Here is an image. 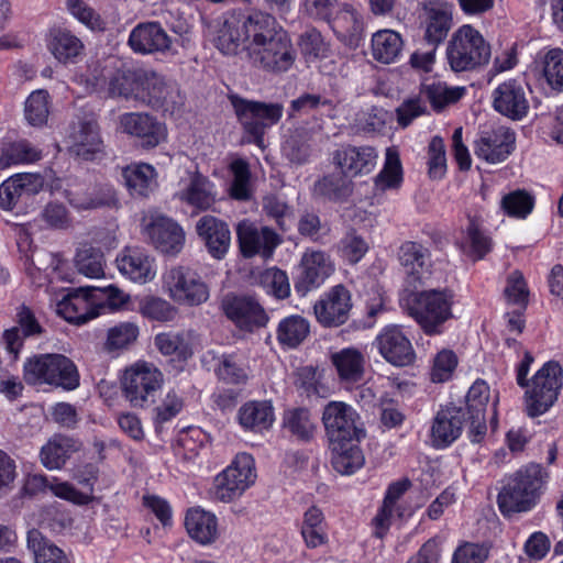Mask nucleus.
<instances>
[{
    "mask_svg": "<svg viewBox=\"0 0 563 563\" xmlns=\"http://www.w3.org/2000/svg\"><path fill=\"white\" fill-rule=\"evenodd\" d=\"M216 43L223 54L240 56L252 68L268 74L287 73L297 58L289 35L275 16L256 9L229 15Z\"/></svg>",
    "mask_w": 563,
    "mask_h": 563,
    "instance_id": "f257e3e1",
    "label": "nucleus"
},
{
    "mask_svg": "<svg viewBox=\"0 0 563 563\" xmlns=\"http://www.w3.org/2000/svg\"><path fill=\"white\" fill-rule=\"evenodd\" d=\"M548 474L540 464L530 463L506 477L497 496L504 516L531 510L547 482Z\"/></svg>",
    "mask_w": 563,
    "mask_h": 563,
    "instance_id": "f03ea898",
    "label": "nucleus"
},
{
    "mask_svg": "<svg viewBox=\"0 0 563 563\" xmlns=\"http://www.w3.org/2000/svg\"><path fill=\"white\" fill-rule=\"evenodd\" d=\"M454 294L448 288L412 292L404 301V309L427 335H438L453 318Z\"/></svg>",
    "mask_w": 563,
    "mask_h": 563,
    "instance_id": "7ed1b4c3",
    "label": "nucleus"
},
{
    "mask_svg": "<svg viewBox=\"0 0 563 563\" xmlns=\"http://www.w3.org/2000/svg\"><path fill=\"white\" fill-rule=\"evenodd\" d=\"M490 45L471 24L461 25L451 36L445 58L454 73L474 71L489 63Z\"/></svg>",
    "mask_w": 563,
    "mask_h": 563,
    "instance_id": "20e7f679",
    "label": "nucleus"
},
{
    "mask_svg": "<svg viewBox=\"0 0 563 563\" xmlns=\"http://www.w3.org/2000/svg\"><path fill=\"white\" fill-rule=\"evenodd\" d=\"M24 380L30 385H49L64 390L79 387L76 364L63 354H41L29 358L23 366Z\"/></svg>",
    "mask_w": 563,
    "mask_h": 563,
    "instance_id": "39448f33",
    "label": "nucleus"
},
{
    "mask_svg": "<svg viewBox=\"0 0 563 563\" xmlns=\"http://www.w3.org/2000/svg\"><path fill=\"white\" fill-rule=\"evenodd\" d=\"M230 101L239 122L249 135L247 142L264 148V134L282 119L283 104L253 101L239 96H231Z\"/></svg>",
    "mask_w": 563,
    "mask_h": 563,
    "instance_id": "423d86ee",
    "label": "nucleus"
},
{
    "mask_svg": "<svg viewBox=\"0 0 563 563\" xmlns=\"http://www.w3.org/2000/svg\"><path fill=\"white\" fill-rule=\"evenodd\" d=\"M563 386V369L558 362L549 361L532 376L526 386L525 405L528 416L545 413L558 400Z\"/></svg>",
    "mask_w": 563,
    "mask_h": 563,
    "instance_id": "0eeeda50",
    "label": "nucleus"
},
{
    "mask_svg": "<svg viewBox=\"0 0 563 563\" xmlns=\"http://www.w3.org/2000/svg\"><path fill=\"white\" fill-rule=\"evenodd\" d=\"M162 290L174 303L185 307H198L210 297L207 283L185 266H173L162 274Z\"/></svg>",
    "mask_w": 563,
    "mask_h": 563,
    "instance_id": "6e6552de",
    "label": "nucleus"
},
{
    "mask_svg": "<svg viewBox=\"0 0 563 563\" xmlns=\"http://www.w3.org/2000/svg\"><path fill=\"white\" fill-rule=\"evenodd\" d=\"M255 461L249 453H240L218 474L210 490L212 499L230 503L244 494L256 481Z\"/></svg>",
    "mask_w": 563,
    "mask_h": 563,
    "instance_id": "1a4fd4ad",
    "label": "nucleus"
},
{
    "mask_svg": "<svg viewBox=\"0 0 563 563\" xmlns=\"http://www.w3.org/2000/svg\"><path fill=\"white\" fill-rule=\"evenodd\" d=\"M162 372L151 363L137 362L124 371L122 390L133 407H148L163 385Z\"/></svg>",
    "mask_w": 563,
    "mask_h": 563,
    "instance_id": "9d476101",
    "label": "nucleus"
},
{
    "mask_svg": "<svg viewBox=\"0 0 563 563\" xmlns=\"http://www.w3.org/2000/svg\"><path fill=\"white\" fill-rule=\"evenodd\" d=\"M322 422L330 444L342 441H360L364 437L358 413L346 402H328L323 408Z\"/></svg>",
    "mask_w": 563,
    "mask_h": 563,
    "instance_id": "9b49d317",
    "label": "nucleus"
},
{
    "mask_svg": "<svg viewBox=\"0 0 563 563\" xmlns=\"http://www.w3.org/2000/svg\"><path fill=\"white\" fill-rule=\"evenodd\" d=\"M70 154L92 161L103 152L104 145L100 126L91 114H79L70 122L66 135Z\"/></svg>",
    "mask_w": 563,
    "mask_h": 563,
    "instance_id": "f8f14e48",
    "label": "nucleus"
},
{
    "mask_svg": "<svg viewBox=\"0 0 563 563\" xmlns=\"http://www.w3.org/2000/svg\"><path fill=\"white\" fill-rule=\"evenodd\" d=\"M117 131L137 140L142 148L152 150L166 142L167 128L147 112H125L118 117Z\"/></svg>",
    "mask_w": 563,
    "mask_h": 563,
    "instance_id": "ddd939ff",
    "label": "nucleus"
},
{
    "mask_svg": "<svg viewBox=\"0 0 563 563\" xmlns=\"http://www.w3.org/2000/svg\"><path fill=\"white\" fill-rule=\"evenodd\" d=\"M142 232L162 253L178 254L185 244L183 228L172 218L159 212L150 211L142 219Z\"/></svg>",
    "mask_w": 563,
    "mask_h": 563,
    "instance_id": "4468645a",
    "label": "nucleus"
},
{
    "mask_svg": "<svg viewBox=\"0 0 563 563\" xmlns=\"http://www.w3.org/2000/svg\"><path fill=\"white\" fill-rule=\"evenodd\" d=\"M335 265L324 251L307 249L300 258L295 289L301 296L319 288L334 273Z\"/></svg>",
    "mask_w": 563,
    "mask_h": 563,
    "instance_id": "2eb2a0df",
    "label": "nucleus"
},
{
    "mask_svg": "<svg viewBox=\"0 0 563 563\" xmlns=\"http://www.w3.org/2000/svg\"><path fill=\"white\" fill-rule=\"evenodd\" d=\"M236 236L241 254L246 258L260 255L269 260L283 239L273 229L260 227L243 220L236 227Z\"/></svg>",
    "mask_w": 563,
    "mask_h": 563,
    "instance_id": "dca6fc26",
    "label": "nucleus"
},
{
    "mask_svg": "<svg viewBox=\"0 0 563 563\" xmlns=\"http://www.w3.org/2000/svg\"><path fill=\"white\" fill-rule=\"evenodd\" d=\"M453 26V9L444 0H428L422 4L421 29L423 41L437 48Z\"/></svg>",
    "mask_w": 563,
    "mask_h": 563,
    "instance_id": "f3484780",
    "label": "nucleus"
},
{
    "mask_svg": "<svg viewBox=\"0 0 563 563\" xmlns=\"http://www.w3.org/2000/svg\"><path fill=\"white\" fill-rule=\"evenodd\" d=\"M91 287H80L60 294L56 300V313L67 322L85 324L99 316Z\"/></svg>",
    "mask_w": 563,
    "mask_h": 563,
    "instance_id": "a211bd4d",
    "label": "nucleus"
},
{
    "mask_svg": "<svg viewBox=\"0 0 563 563\" xmlns=\"http://www.w3.org/2000/svg\"><path fill=\"white\" fill-rule=\"evenodd\" d=\"M221 307L228 319L244 331L265 327L268 321L264 308L251 296L227 295Z\"/></svg>",
    "mask_w": 563,
    "mask_h": 563,
    "instance_id": "6ab92c4d",
    "label": "nucleus"
},
{
    "mask_svg": "<svg viewBox=\"0 0 563 563\" xmlns=\"http://www.w3.org/2000/svg\"><path fill=\"white\" fill-rule=\"evenodd\" d=\"M351 309V292L341 284L331 287L313 306L318 322L329 328L345 323Z\"/></svg>",
    "mask_w": 563,
    "mask_h": 563,
    "instance_id": "aec40b11",
    "label": "nucleus"
},
{
    "mask_svg": "<svg viewBox=\"0 0 563 563\" xmlns=\"http://www.w3.org/2000/svg\"><path fill=\"white\" fill-rule=\"evenodd\" d=\"M516 134L506 126L482 131L474 144L477 158L489 164L506 161L515 150Z\"/></svg>",
    "mask_w": 563,
    "mask_h": 563,
    "instance_id": "412c9836",
    "label": "nucleus"
},
{
    "mask_svg": "<svg viewBox=\"0 0 563 563\" xmlns=\"http://www.w3.org/2000/svg\"><path fill=\"white\" fill-rule=\"evenodd\" d=\"M374 345L379 354L391 365L407 366L416 357L410 340L398 325H387L377 334Z\"/></svg>",
    "mask_w": 563,
    "mask_h": 563,
    "instance_id": "4be33fe9",
    "label": "nucleus"
},
{
    "mask_svg": "<svg viewBox=\"0 0 563 563\" xmlns=\"http://www.w3.org/2000/svg\"><path fill=\"white\" fill-rule=\"evenodd\" d=\"M490 389L484 380H476L466 395V406L463 408L468 422V437L472 442H479L486 434V407Z\"/></svg>",
    "mask_w": 563,
    "mask_h": 563,
    "instance_id": "5701e85b",
    "label": "nucleus"
},
{
    "mask_svg": "<svg viewBox=\"0 0 563 563\" xmlns=\"http://www.w3.org/2000/svg\"><path fill=\"white\" fill-rule=\"evenodd\" d=\"M141 103L155 110L174 112L181 103L176 86L168 84L159 74L146 69V82L142 87Z\"/></svg>",
    "mask_w": 563,
    "mask_h": 563,
    "instance_id": "b1692460",
    "label": "nucleus"
},
{
    "mask_svg": "<svg viewBox=\"0 0 563 563\" xmlns=\"http://www.w3.org/2000/svg\"><path fill=\"white\" fill-rule=\"evenodd\" d=\"M493 107L511 120H521L526 117L529 102L522 82L509 79L498 85L493 91Z\"/></svg>",
    "mask_w": 563,
    "mask_h": 563,
    "instance_id": "393cba45",
    "label": "nucleus"
},
{
    "mask_svg": "<svg viewBox=\"0 0 563 563\" xmlns=\"http://www.w3.org/2000/svg\"><path fill=\"white\" fill-rule=\"evenodd\" d=\"M128 44L135 53L147 55L172 51V38L158 22H143L134 26Z\"/></svg>",
    "mask_w": 563,
    "mask_h": 563,
    "instance_id": "a878e982",
    "label": "nucleus"
},
{
    "mask_svg": "<svg viewBox=\"0 0 563 563\" xmlns=\"http://www.w3.org/2000/svg\"><path fill=\"white\" fill-rule=\"evenodd\" d=\"M378 154L372 146H343L333 154V162L347 177L369 174L376 166Z\"/></svg>",
    "mask_w": 563,
    "mask_h": 563,
    "instance_id": "bb28decb",
    "label": "nucleus"
},
{
    "mask_svg": "<svg viewBox=\"0 0 563 563\" xmlns=\"http://www.w3.org/2000/svg\"><path fill=\"white\" fill-rule=\"evenodd\" d=\"M119 272L133 283L144 285L156 276L155 260L144 250L124 249L115 260Z\"/></svg>",
    "mask_w": 563,
    "mask_h": 563,
    "instance_id": "cd10ccee",
    "label": "nucleus"
},
{
    "mask_svg": "<svg viewBox=\"0 0 563 563\" xmlns=\"http://www.w3.org/2000/svg\"><path fill=\"white\" fill-rule=\"evenodd\" d=\"M44 186L40 174L23 173L11 176L0 185V207L12 210L22 198L38 194Z\"/></svg>",
    "mask_w": 563,
    "mask_h": 563,
    "instance_id": "c85d7f7f",
    "label": "nucleus"
},
{
    "mask_svg": "<svg viewBox=\"0 0 563 563\" xmlns=\"http://www.w3.org/2000/svg\"><path fill=\"white\" fill-rule=\"evenodd\" d=\"M196 230L213 258L222 260L227 255L231 244V232L224 221L212 216H203L198 220Z\"/></svg>",
    "mask_w": 563,
    "mask_h": 563,
    "instance_id": "c756f323",
    "label": "nucleus"
},
{
    "mask_svg": "<svg viewBox=\"0 0 563 563\" xmlns=\"http://www.w3.org/2000/svg\"><path fill=\"white\" fill-rule=\"evenodd\" d=\"M48 52L60 64H75L85 51L84 42L70 30L62 26L49 29L46 36Z\"/></svg>",
    "mask_w": 563,
    "mask_h": 563,
    "instance_id": "7c9ffc66",
    "label": "nucleus"
},
{
    "mask_svg": "<svg viewBox=\"0 0 563 563\" xmlns=\"http://www.w3.org/2000/svg\"><path fill=\"white\" fill-rule=\"evenodd\" d=\"M467 421L463 408L448 407L440 410L431 428V440L435 448H446L462 433L463 424Z\"/></svg>",
    "mask_w": 563,
    "mask_h": 563,
    "instance_id": "2f4dec72",
    "label": "nucleus"
},
{
    "mask_svg": "<svg viewBox=\"0 0 563 563\" xmlns=\"http://www.w3.org/2000/svg\"><path fill=\"white\" fill-rule=\"evenodd\" d=\"M331 364L334 366L340 384L350 387L364 379L366 360L356 347H344L331 354Z\"/></svg>",
    "mask_w": 563,
    "mask_h": 563,
    "instance_id": "473e14b6",
    "label": "nucleus"
},
{
    "mask_svg": "<svg viewBox=\"0 0 563 563\" xmlns=\"http://www.w3.org/2000/svg\"><path fill=\"white\" fill-rule=\"evenodd\" d=\"M146 82V69H117L111 74L108 95L111 98L141 101L143 86Z\"/></svg>",
    "mask_w": 563,
    "mask_h": 563,
    "instance_id": "72a5a7b5",
    "label": "nucleus"
},
{
    "mask_svg": "<svg viewBox=\"0 0 563 563\" xmlns=\"http://www.w3.org/2000/svg\"><path fill=\"white\" fill-rule=\"evenodd\" d=\"M178 197L196 210L206 211L217 201L216 185L206 176L195 173L178 192Z\"/></svg>",
    "mask_w": 563,
    "mask_h": 563,
    "instance_id": "f704fd0d",
    "label": "nucleus"
},
{
    "mask_svg": "<svg viewBox=\"0 0 563 563\" xmlns=\"http://www.w3.org/2000/svg\"><path fill=\"white\" fill-rule=\"evenodd\" d=\"M399 260L406 274L413 282L424 283L430 277V252L422 244L405 242L400 247Z\"/></svg>",
    "mask_w": 563,
    "mask_h": 563,
    "instance_id": "c9c22d12",
    "label": "nucleus"
},
{
    "mask_svg": "<svg viewBox=\"0 0 563 563\" xmlns=\"http://www.w3.org/2000/svg\"><path fill=\"white\" fill-rule=\"evenodd\" d=\"M405 42L400 33L390 29H382L372 35L371 55L374 60L389 65L401 58Z\"/></svg>",
    "mask_w": 563,
    "mask_h": 563,
    "instance_id": "e433bc0d",
    "label": "nucleus"
},
{
    "mask_svg": "<svg viewBox=\"0 0 563 563\" xmlns=\"http://www.w3.org/2000/svg\"><path fill=\"white\" fill-rule=\"evenodd\" d=\"M81 448V443L64 434H54L41 449L40 459L47 470H60Z\"/></svg>",
    "mask_w": 563,
    "mask_h": 563,
    "instance_id": "4c0bfd02",
    "label": "nucleus"
},
{
    "mask_svg": "<svg viewBox=\"0 0 563 563\" xmlns=\"http://www.w3.org/2000/svg\"><path fill=\"white\" fill-rule=\"evenodd\" d=\"M240 426L246 431L263 432L275 421L274 407L267 400H253L242 405L238 411Z\"/></svg>",
    "mask_w": 563,
    "mask_h": 563,
    "instance_id": "58836bf2",
    "label": "nucleus"
},
{
    "mask_svg": "<svg viewBox=\"0 0 563 563\" xmlns=\"http://www.w3.org/2000/svg\"><path fill=\"white\" fill-rule=\"evenodd\" d=\"M122 177L130 194L147 197L157 187V172L147 163H132L122 169Z\"/></svg>",
    "mask_w": 563,
    "mask_h": 563,
    "instance_id": "ea45409f",
    "label": "nucleus"
},
{
    "mask_svg": "<svg viewBox=\"0 0 563 563\" xmlns=\"http://www.w3.org/2000/svg\"><path fill=\"white\" fill-rule=\"evenodd\" d=\"M188 534L201 544H209L218 538V519L216 515L202 508H191L185 517Z\"/></svg>",
    "mask_w": 563,
    "mask_h": 563,
    "instance_id": "a19ab883",
    "label": "nucleus"
},
{
    "mask_svg": "<svg viewBox=\"0 0 563 563\" xmlns=\"http://www.w3.org/2000/svg\"><path fill=\"white\" fill-rule=\"evenodd\" d=\"M329 24L344 44L350 47L358 46L363 33V20L356 10L350 7L338 10Z\"/></svg>",
    "mask_w": 563,
    "mask_h": 563,
    "instance_id": "79ce46f5",
    "label": "nucleus"
},
{
    "mask_svg": "<svg viewBox=\"0 0 563 563\" xmlns=\"http://www.w3.org/2000/svg\"><path fill=\"white\" fill-rule=\"evenodd\" d=\"M404 181V170L399 152L396 147H388L385 152V162L380 172L374 177L375 194L387 190H398Z\"/></svg>",
    "mask_w": 563,
    "mask_h": 563,
    "instance_id": "37998d69",
    "label": "nucleus"
},
{
    "mask_svg": "<svg viewBox=\"0 0 563 563\" xmlns=\"http://www.w3.org/2000/svg\"><path fill=\"white\" fill-rule=\"evenodd\" d=\"M356 441H342L330 444L332 450V465L341 474H353L364 464L362 450Z\"/></svg>",
    "mask_w": 563,
    "mask_h": 563,
    "instance_id": "c03bdc74",
    "label": "nucleus"
},
{
    "mask_svg": "<svg viewBox=\"0 0 563 563\" xmlns=\"http://www.w3.org/2000/svg\"><path fill=\"white\" fill-rule=\"evenodd\" d=\"M300 532L308 548L314 549L328 542V525L321 509L311 506L305 511Z\"/></svg>",
    "mask_w": 563,
    "mask_h": 563,
    "instance_id": "a18cd8bd",
    "label": "nucleus"
},
{
    "mask_svg": "<svg viewBox=\"0 0 563 563\" xmlns=\"http://www.w3.org/2000/svg\"><path fill=\"white\" fill-rule=\"evenodd\" d=\"M468 225L457 242L461 251L474 261L482 260L492 250V240L478 227L475 217L467 216Z\"/></svg>",
    "mask_w": 563,
    "mask_h": 563,
    "instance_id": "49530a36",
    "label": "nucleus"
},
{
    "mask_svg": "<svg viewBox=\"0 0 563 563\" xmlns=\"http://www.w3.org/2000/svg\"><path fill=\"white\" fill-rule=\"evenodd\" d=\"M195 340L196 333L191 330L165 332L155 336V345L164 355L176 354L187 358L192 355Z\"/></svg>",
    "mask_w": 563,
    "mask_h": 563,
    "instance_id": "de8ad7c7",
    "label": "nucleus"
},
{
    "mask_svg": "<svg viewBox=\"0 0 563 563\" xmlns=\"http://www.w3.org/2000/svg\"><path fill=\"white\" fill-rule=\"evenodd\" d=\"M27 548L33 552L35 563H70L64 551L36 529L27 532Z\"/></svg>",
    "mask_w": 563,
    "mask_h": 563,
    "instance_id": "09e8293b",
    "label": "nucleus"
},
{
    "mask_svg": "<svg viewBox=\"0 0 563 563\" xmlns=\"http://www.w3.org/2000/svg\"><path fill=\"white\" fill-rule=\"evenodd\" d=\"M309 332V321L301 316L292 314L279 322L276 334L282 345L294 349L307 339Z\"/></svg>",
    "mask_w": 563,
    "mask_h": 563,
    "instance_id": "8fccbe9b",
    "label": "nucleus"
},
{
    "mask_svg": "<svg viewBox=\"0 0 563 563\" xmlns=\"http://www.w3.org/2000/svg\"><path fill=\"white\" fill-rule=\"evenodd\" d=\"M465 87H450L442 81L423 85L420 95L427 99L435 111L457 102L465 93Z\"/></svg>",
    "mask_w": 563,
    "mask_h": 563,
    "instance_id": "3c124183",
    "label": "nucleus"
},
{
    "mask_svg": "<svg viewBox=\"0 0 563 563\" xmlns=\"http://www.w3.org/2000/svg\"><path fill=\"white\" fill-rule=\"evenodd\" d=\"M42 153L26 140L5 143L0 154V167L7 168L18 164H29L41 159Z\"/></svg>",
    "mask_w": 563,
    "mask_h": 563,
    "instance_id": "603ef678",
    "label": "nucleus"
},
{
    "mask_svg": "<svg viewBox=\"0 0 563 563\" xmlns=\"http://www.w3.org/2000/svg\"><path fill=\"white\" fill-rule=\"evenodd\" d=\"M283 427L286 432L300 441L311 440L316 431V424L311 419L309 410L303 408L285 411Z\"/></svg>",
    "mask_w": 563,
    "mask_h": 563,
    "instance_id": "864d4df0",
    "label": "nucleus"
},
{
    "mask_svg": "<svg viewBox=\"0 0 563 563\" xmlns=\"http://www.w3.org/2000/svg\"><path fill=\"white\" fill-rule=\"evenodd\" d=\"M137 311L142 317L158 322L173 321L178 313L170 301L152 295L139 299Z\"/></svg>",
    "mask_w": 563,
    "mask_h": 563,
    "instance_id": "5fc2aeb1",
    "label": "nucleus"
},
{
    "mask_svg": "<svg viewBox=\"0 0 563 563\" xmlns=\"http://www.w3.org/2000/svg\"><path fill=\"white\" fill-rule=\"evenodd\" d=\"M229 169L233 176L230 196L240 201L250 200L252 198L250 164L243 158H234L230 163Z\"/></svg>",
    "mask_w": 563,
    "mask_h": 563,
    "instance_id": "6e6d98bb",
    "label": "nucleus"
},
{
    "mask_svg": "<svg viewBox=\"0 0 563 563\" xmlns=\"http://www.w3.org/2000/svg\"><path fill=\"white\" fill-rule=\"evenodd\" d=\"M77 272L88 278H100L104 274V258L100 250L82 245L75 256Z\"/></svg>",
    "mask_w": 563,
    "mask_h": 563,
    "instance_id": "4d7b16f0",
    "label": "nucleus"
},
{
    "mask_svg": "<svg viewBox=\"0 0 563 563\" xmlns=\"http://www.w3.org/2000/svg\"><path fill=\"white\" fill-rule=\"evenodd\" d=\"M284 155L295 164H305L312 154V136L307 130H296L283 145Z\"/></svg>",
    "mask_w": 563,
    "mask_h": 563,
    "instance_id": "13d9d810",
    "label": "nucleus"
},
{
    "mask_svg": "<svg viewBox=\"0 0 563 563\" xmlns=\"http://www.w3.org/2000/svg\"><path fill=\"white\" fill-rule=\"evenodd\" d=\"M534 198L523 189H517L503 196L500 210L515 219H526L533 210Z\"/></svg>",
    "mask_w": 563,
    "mask_h": 563,
    "instance_id": "bf43d9fd",
    "label": "nucleus"
},
{
    "mask_svg": "<svg viewBox=\"0 0 563 563\" xmlns=\"http://www.w3.org/2000/svg\"><path fill=\"white\" fill-rule=\"evenodd\" d=\"M542 74L547 84L555 91H563V49L553 47L541 56Z\"/></svg>",
    "mask_w": 563,
    "mask_h": 563,
    "instance_id": "052dcab7",
    "label": "nucleus"
},
{
    "mask_svg": "<svg viewBox=\"0 0 563 563\" xmlns=\"http://www.w3.org/2000/svg\"><path fill=\"white\" fill-rule=\"evenodd\" d=\"M49 114V93L44 89L33 91L26 99L24 115L33 126L46 123Z\"/></svg>",
    "mask_w": 563,
    "mask_h": 563,
    "instance_id": "680f3d73",
    "label": "nucleus"
},
{
    "mask_svg": "<svg viewBox=\"0 0 563 563\" xmlns=\"http://www.w3.org/2000/svg\"><path fill=\"white\" fill-rule=\"evenodd\" d=\"M91 289L95 301L98 303L99 316L108 309L111 311L124 309L130 301V295L115 285L91 287Z\"/></svg>",
    "mask_w": 563,
    "mask_h": 563,
    "instance_id": "e2e57ef3",
    "label": "nucleus"
},
{
    "mask_svg": "<svg viewBox=\"0 0 563 563\" xmlns=\"http://www.w3.org/2000/svg\"><path fill=\"white\" fill-rule=\"evenodd\" d=\"M258 284L267 294L278 299H285L290 295V284L286 272L269 267L258 274Z\"/></svg>",
    "mask_w": 563,
    "mask_h": 563,
    "instance_id": "0e129e2a",
    "label": "nucleus"
},
{
    "mask_svg": "<svg viewBox=\"0 0 563 563\" xmlns=\"http://www.w3.org/2000/svg\"><path fill=\"white\" fill-rule=\"evenodd\" d=\"M345 177L346 176L343 174H331L322 177L316 181L313 194L330 200H341L345 198L350 194V184Z\"/></svg>",
    "mask_w": 563,
    "mask_h": 563,
    "instance_id": "69168bd1",
    "label": "nucleus"
},
{
    "mask_svg": "<svg viewBox=\"0 0 563 563\" xmlns=\"http://www.w3.org/2000/svg\"><path fill=\"white\" fill-rule=\"evenodd\" d=\"M139 327L134 322H120L108 330L106 349L117 351L126 349L139 336Z\"/></svg>",
    "mask_w": 563,
    "mask_h": 563,
    "instance_id": "338daca9",
    "label": "nucleus"
},
{
    "mask_svg": "<svg viewBox=\"0 0 563 563\" xmlns=\"http://www.w3.org/2000/svg\"><path fill=\"white\" fill-rule=\"evenodd\" d=\"M459 358L456 354L449 349L439 351L433 357L430 377L433 383H444L452 378Z\"/></svg>",
    "mask_w": 563,
    "mask_h": 563,
    "instance_id": "774afa93",
    "label": "nucleus"
}]
</instances>
